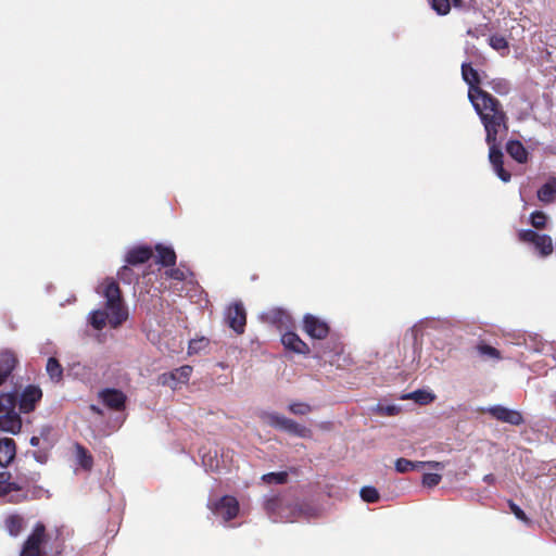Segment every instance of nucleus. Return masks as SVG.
<instances>
[{
    "label": "nucleus",
    "instance_id": "obj_5",
    "mask_svg": "<svg viewBox=\"0 0 556 556\" xmlns=\"http://www.w3.org/2000/svg\"><path fill=\"white\" fill-rule=\"evenodd\" d=\"M285 504V500L280 496H273L266 500L264 504V508L266 513L274 518L275 520L293 522L301 515V509L299 506H289V514H285L282 511Z\"/></svg>",
    "mask_w": 556,
    "mask_h": 556
},
{
    "label": "nucleus",
    "instance_id": "obj_15",
    "mask_svg": "<svg viewBox=\"0 0 556 556\" xmlns=\"http://www.w3.org/2000/svg\"><path fill=\"white\" fill-rule=\"evenodd\" d=\"M281 343L285 349L298 354L307 355L311 350L308 345L293 331H287L281 336Z\"/></svg>",
    "mask_w": 556,
    "mask_h": 556
},
{
    "label": "nucleus",
    "instance_id": "obj_50",
    "mask_svg": "<svg viewBox=\"0 0 556 556\" xmlns=\"http://www.w3.org/2000/svg\"><path fill=\"white\" fill-rule=\"evenodd\" d=\"M40 479V473L39 472H34L29 479H27L26 481L28 482H37L39 481Z\"/></svg>",
    "mask_w": 556,
    "mask_h": 556
},
{
    "label": "nucleus",
    "instance_id": "obj_16",
    "mask_svg": "<svg viewBox=\"0 0 556 556\" xmlns=\"http://www.w3.org/2000/svg\"><path fill=\"white\" fill-rule=\"evenodd\" d=\"M17 363L18 361L13 352L8 350L0 352V387L12 375Z\"/></svg>",
    "mask_w": 556,
    "mask_h": 556
},
{
    "label": "nucleus",
    "instance_id": "obj_20",
    "mask_svg": "<svg viewBox=\"0 0 556 556\" xmlns=\"http://www.w3.org/2000/svg\"><path fill=\"white\" fill-rule=\"evenodd\" d=\"M0 429L13 434H16L21 431L22 419L15 409L0 415Z\"/></svg>",
    "mask_w": 556,
    "mask_h": 556
},
{
    "label": "nucleus",
    "instance_id": "obj_19",
    "mask_svg": "<svg viewBox=\"0 0 556 556\" xmlns=\"http://www.w3.org/2000/svg\"><path fill=\"white\" fill-rule=\"evenodd\" d=\"M263 318L267 323L279 328V330L287 328L291 324V316L289 313L279 307L269 309L263 315Z\"/></svg>",
    "mask_w": 556,
    "mask_h": 556
},
{
    "label": "nucleus",
    "instance_id": "obj_6",
    "mask_svg": "<svg viewBox=\"0 0 556 556\" xmlns=\"http://www.w3.org/2000/svg\"><path fill=\"white\" fill-rule=\"evenodd\" d=\"M462 77L468 85V99L470 102L481 97V93H488V91L480 87V75L470 63L462 64Z\"/></svg>",
    "mask_w": 556,
    "mask_h": 556
},
{
    "label": "nucleus",
    "instance_id": "obj_4",
    "mask_svg": "<svg viewBox=\"0 0 556 556\" xmlns=\"http://www.w3.org/2000/svg\"><path fill=\"white\" fill-rule=\"evenodd\" d=\"M267 422L269 426L288 432L298 438L311 439L313 437V432L309 428L302 426L294 421L293 419L287 418L277 413H271L266 416Z\"/></svg>",
    "mask_w": 556,
    "mask_h": 556
},
{
    "label": "nucleus",
    "instance_id": "obj_53",
    "mask_svg": "<svg viewBox=\"0 0 556 556\" xmlns=\"http://www.w3.org/2000/svg\"><path fill=\"white\" fill-rule=\"evenodd\" d=\"M50 428L49 427H45L41 429V432H40V435L41 437H48V434L50 433Z\"/></svg>",
    "mask_w": 556,
    "mask_h": 556
},
{
    "label": "nucleus",
    "instance_id": "obj_3",
    "mask_svg": "<svg viewBox=\"0 0 556 556\" xmlns=\"http://www.w3.org/2000/svg\"><path fill=\"white\" fill-rule=\"evenodd\" d=\"M48 541L47 529L42 522H37L24 541L20 556H47L45 545Z\"/></svg>",
    "mask_w": 556,
    "mask_h": 556
},
{
    "label": "nucleus",
    "instance_id": "obj_52",
    "mask_svg": "<svg viewBox=\"0 0 556 556\" xmlns=\"http://www.w3.org/2000/svg\"><path fill=\"white\" fill-rule=\"evenodd\" d=\"M289 506H298V505H296V504H290V503H287V502L285 501L283 508H282V511H283L285 514H289V513H290V509L288 508Z\"/></svg>",
    "mask_w": 556,
    "mask_h": 556
},
{
    "label": "nucleus",
    "instance_id": "obj_25",
    "mask_svg": "<svg viewBox=\"0 0 556 556\" xmlns=\"http://www.w3.org/2000/svg\"><path fill=\"white\" fill-rule=\"evenodd\" d=\"M76 452V460L78 465L86 471H90L93 467V457L90 452L80 443L74 445Z\"/></svg>",
    "mask_w": 556,
    "mask_h": 556
},
{
    "label": "nucleus",
    "instance_id": "obj_39",
    "mask_svg": "<svg viewBox=\"0 0 556 556\" xmlns=\"http://www.w3.org/2000/svg\"><path fill=\"white\" fill-rule=\"evenodd\" d=\"M361 497L364 502H367V503H376L380 498L377 489L374 486L362 488Z\"/></svg>",
    "mask_w": 556,
    "mask_h": 556
},
{
    "label": "nucleus",
    "instance_id": "obj_48",
    "mask_svg": "<svg viewBox=\"0 0 556 556\" xmlns=\"http://www.w3.org/2000/svg\"><path fill=\"white\" fill-rule=\"evenodd\" d=\"M35 459L39 463H46L47 460V455L46 454H41L40 452H34L33 453Z\"/></svg>",
    "mask_w": 556,
    "mask_h": 556
},
{
    "label": "nucleus",
    "instance_id": "obj_18",
    "mask_svg": "<svg viewBox=\"0 0 556 556\" xmlns=\"http://www.w3.org/2000/svg\"><path fill=\"white\" fill-rule=\"evenodd\" d=\"M426 466L433 469H442L444 467L440 462H413L403 457L397 458L395 462V470L397 472H407L410 470L424 468Z\"/></svg>",
    "mask_w": 556,
    "mask_h": 556
},
{
    "label": "nucleus",
    "instance_id": "obj_34",
    "mask_svg": "<svg viewBox=\"0 0 556 556\" xmlns=\"http://www.w3.org/2000/svg\"><path fill=\"white\" fill-rule=\"evenodd\" d=\"M262 480L265 483L271 484H285L288 481V472L279 471V472H268L262 476Z\"/></svg>",
    "mask_w": 556,
    "mask_h": 556
},
{
    "label": "nucleus",
    "instance_id": "obj_40",
    "mask_svg": "<svg viewBox=\"0 0 556 556\" xmlns=\"http://www.w3.org/2000/svg\"><path fill=\"white\" fill-rule=\"evenodd\" d=\"M117 277L121 281L128 285L132 283L135 280H138L134 270L127 265L121 267V269L117 271Z\"/></svg>",
    "mask_w": 556,
    "mask_h": 556
},
{
    "label": "nucleus",
    "instance_id": "obj_17",
    "mask_svg": "<svg viewBox=\"0 0 556 556\" xmlns=\"http://www.w3.org/2000/svg\"><path fill=\"white\" fill-rule=\"evenodd\" d=\"M153 255V249L148 245H138L130 249L126 254L128 265H140L147 263Z\"/></svg>",
    "mask_w": 556,
    "mask_h": 556
},
{
    "label": "nucleus",
    "instance_id": "obj_11",
    "mask_svg": "<svg viewBox=\"0 0 556 556\" xmlns=\"http://www.w3.org/2000/svg\"><path fill=\"white\" fill-rule=\"evenodd\" d=\"M42 399V390L35 384L27 386L21 393L18 407L21 413L29 414L36 409Z\"/></svg>",
    "mask_w": 556,
    "mask_h": 556
},
{
    "label": "nucleus",
    "instance_id": "obj_54",
    "mask_svg": "<svg viewBox=\"0 0 556 556\" xmlns=\"http://www.w3.org/2000/svg\"><path fill=\"white\" fill-rule=\"evenodd\" d=\"M467 35H468V36H470V37H472V38H478V35H477V34H476V31H475V30H472V29H468Z\"/></svg>",
    "mask_w": 556,
    "mask_h": 556
},
{
    "label": "nucleus",
    "instance_id": "obj_22",
    "mask_svg": "<svg viewBox=\"0 0 556 556\" xmlns=\"http://www.w3.org/2000/svg\"><path fill=\"white\" fill-rule=\"evenodd\" d=\"M472 351L482 361H501L502 359V354H501L500 350L488 344L484 340H480L479 342H477V344L472 348Z\"/></svg>",
    "mask_w": 556,
    "mask_h": 556
},
{
    "label": "nucleus",
    "instance_id": "obj_9",
    "mask_svg": "<svg viewBox=\"0 0 556 556\" xmlns=\"http://www.w3.org/2000/svg\"><path fill=\"white\" fill-rule=\"evenodd\" d=\"M486 144L489 146V160L494 172L502 181L508 182L511 174L504 168V154L500 148L498 140Z\"/></svg>",
    "mask_w": 556,
    "mask_h": 556
},
{
    "label": "nucleus",
    "instance_id": "obj_26",
    "mask_svg": "<svg viewBox=\"0 0 556 556\" xmlns=\"http://www.w3.org/2000/svg\"><path fill=\"white\" fill-rule=\"evenodd\" d=\"M11 473L9 471H0V496L11 495L12 492H21L23 485L11 482Z\"/></svg>",
    "mask_w": 556,
    "mask_h": 556
},
{
    "label": "nucleus",
    "instance_id": "obj_8",
    "mask_svg": "<svg viewBox=\"0 0 556 556\" xmlns=\"http://www.w3.org/2000/svg\"><path fill=\"white\" fill-rule=\"evenodd\" d=\"M211 509L216 516L222 517L224 521H230L239 513V503L236 497L225 495L215 502Z\"/></svg>",
    "mask_w": 556,
    "mask_h": 556
},
{
    "label": "nucleus",
    "instance_id": "obj_21",
    "mask_svg": "<svg viewBox=\"0 0 556 556\" xmlns=\"http://www.w3.org/2000/svg\"><path fill=\"white\" fill-rule=\"evenodd\" d=\"M16 455V444L11 438L0 439V467H8Z\"/></svg>",
    "mask_w": 556,
    "mask_h": 556
},
{
    "label": "nucleus",
    "instance_id": "obj_45",
    "mask_svg": "<svg viewBox=\"0 0 556 556\" xmlns=\"http://www.w3.org/2000/svg\"><path fill=\"white\" fill-rule=\"evenodd\" d=\"M165 276L177 281H184L187 278L186 271L178 267L167 269Z\"/></svg>",
    "mask_w": 556,
    "mask_h": 556
},
{
    "label": "nucleus",
    "instance_id": "obj_23",
    "mask_svg": "<svg viewBox=\"0 0 556 556\" xmlns=\"http://www.w3.org/2000/svg\"><path fill=\"white\" fill-rule=\"evenodd\" d=\"M154 250L156 252V263L164 267L175 266L177 256L173 248L159 243Z\"/></svg>",
    "mask_w": 556,
    "mask_h": 556
},
{
    "label": "nucleus",
    "instance_id": "obj_33",
    "mask_svg": "<svg viewBox=\"0 0 556 556\" xmlns=\"http://www.w3.org/2000/svg\"><path fill=\"white\" fill-rule=\"evenodd\" d=\"M16 396L13 393L0 394V413L5 414L15 409Z\"/></svg>",
    "mask_w": 556,
    "mask_h": 556
},
{
    "label": "nucleus",
    "instance_id": "obj_13",
    "mask_svg": "<svg viewBox=\"0 0 556 556\" xmlns=\"http://www.w3.org/2000/svg\"><path fill=\"white\" fill-rule=\"evenodd\" d=\"M227 324L238 334L244 332L247 314L241 303H236L228 308Z\"/></svg>",
    "mask_w": 556,
    "mask_h": 556
},
{
    "label": "nucleus",
    "instance_id": "obj_1",
    "mask_svg": "<svg viewBox=\"0 0 556 556\" xmlns=\"http://www.w3.org/2000/svg\"><path fill=\"white\" fill-rule=\"evenodd\" d=\"M105 299V311L97 309L90 313L89 323L96 330H102L106 321L112 328L119 327L128 318V311L124 304L122 291L113 278H106L102 282L100 292Z\"/></svg>",
    "mask_w": 556,
    "mask_h": 556
},
{
    "label": "nucleus",
    "instance_id": "obj_24",
    "mask_svg": "<svg viewBox=\"0 0 556 556\" xmlns=\"http://www.w3.org/2000/svg\"><path fill=\"white\" fill-rule=\"evenodd\" d=\"M506 152L519 164L528 162L529 152L519 140H508L506 143Z\"/></svg>",
    "mask_w": 556,
    "mask_h": 556
},
{
    "label": "nucleus",
    "instance_id": "obj_32",
    "mask_svg": "<svg viewBox=\"0 0 556 556\" xmlns=\"http://www.w3.org/2000/svg\"><path fill=\"white\" fill-rule=\"evenodd\" d=\"M488 85L498 96H506L510 91V84L505 78H494Z\"/></svg>",
    "mask_w": 556,
    "mask_h": 556
},
{
    "label": "nucleus",
    "instance_id": "obj_10",
    "mask_svg": "<svg viewBox=\"0 0 556 556\" xmlns=\"http://www.w3.org/2000/svg\"><path fill=\"white\" fill-rule=\"evenodd\" d=\"M193 369L189 365H184L169 372H164L159 376V383L176 389L180 383H187L191 377Z\"/></svg>",
    "mask_w": 556,
    "mask_h": 556
},
{
    "label": "nucleus",
    "instance_id": "obj_30",
    "mask_svg": "<svg viewBox=\"0 0 556 556\" xmlns=\"http://www.w3.org/2000/svg\"><path fill=\"white\" fill-rule=\"evenodd\" d=\"M5 528L10 535L17 536L24 528V518L20 515H10L5 519Z\"/></svg>",
    "mask_w": 556,
    "mask_h": 556
},
{
    "label": "nucleus",
    "instance_id": "obj_2",
    "mask_svg": "<svg viewBox=\"0 0 556 556\" xmlns=\"http://www.w3.org/2000/svg\"><path fill=\"white\" fill-rule=\"evenodd\" d=\"M480 118L485 131V142L498 140V136L506 134L509 128V118L501 101L490 92L470 102Z\"/></svg>",
    "mask_w": 556,
    "mask_h": 556
},
{
    "label": "nucleus",
    "instance_id": "obj_7",
    "mask_svg": "<svg viewBox=\"0 0 556 556\" xmlns=\"http://www.w3.org/2000/svg\"><path fill=\"white\" fill-rule=\"evenodd\" d=\"M303 330L312 339L324 340L328 337L330 327L324 319L312 314L303 317Z\"/></svg>",
    "mask_w": 556,
    "mask_h": 556
},
{
    "label": "nucleus",
    "instance_id": "obj_28",
    "mask_svg": "<svg viewBox=\"0 0 556 556\" xmlns=\"http://www.w3.org/2000/svg\"><path fill=\"white\" fill-rule=\"evenodd\" d=\"M533 245L541 257H546L553 253V240L548 235L541 233Z\"/></svg>",
    "mask_w": 556,
    "mask_h": 556
},
{
    "label": "nucleus",
    "instance_id": "obj_51",
    "mask_svg": "<svg viewBox=\"0 0 556 556\" xmlns=\"http://www.w3.org/2000/svg\"><path fill=\"white\" fill-rule=\"evenodd\" d=\"M29 443L31 446H38L40 443V438L34 435L30 438Z\"/></svg>",
    "mask_w": 556,
    "mask_h": 556
},
{
    "label": "nucleus",
    "instance_id": "obj_31",
    "mask_svg": "<svg viewBox=\"0 0 556 556\" xmlns=\"http://www.w3.org/2000/svg\"><path fill=\"white\" fill-rule=\"evenodd\" d=\"M46 370L51 380L59 382L63 378V367L55 357H49L46 365Z\"/></svg>",
    "mask_w": 556,
    "mask_h": 556
},
{
    "label": "nucleus",
    "instance_id": "obj_55",
    "mask_svg": "<svg viewBox=\"0 0 556 556\" xmlns=\"http://www.w3.org/2000/svg\"><path fill=\"white\" fill-rule=\"evenodd\" d=\"M90 409H91L92 412H94V413H98V414H100V412H101V410H100L96 405H91V406H90Z\"/></svg>",
    "mask_w": 556,
    "mask_h": 556
},
{
    "label": "nucleus",
    "instance_id": "obj_14",
    "mask_svg": "<svg viewBox=\"0 0 556 556\" xmlns=\"http://www.w3.org/2000/svg\"><path fill=\"white\" fill-rule=\"evenodd\" d=\"M106 407L113 410H123L126 404V395L117 389H104L99 393Z\"/></svg>",
    "mask_w": 556,
    "mask_h": 556
},
{
    "label": "nucleus",
    "instance_id": "obj_42",
    "mask_svg": "<svg viewBox=\"0 0 556 556\" xmlns=\"http://www.w3.org/2000/svg\"><path fill=\"white\" fill-rule=\"evenodd\" d=\"M289 412L294 414V415H307L308 413L312 412V407L311 405H308L307 403H303V402H294V403H291L289 405Z\"/></svg>",
    "mask_w": 556,
    "mask_h": 556
},
{
    "label": "nucleus",
    "instance_id": "obj_41",
    "mask_svg": "<svg viewBox=\"0 0 556 556\" xmlns=\"http://www.w3.org/2000/svg\"><path fill=\"white\" fill-rule=\"evenodd\" d=\"M489 45L496 51L508 50V41L501 35H492Z\"/></svg>",
    "mask_w": 556,
    "mask_h": 556
},
{
    "label": "nucleus",
    "instance_id": "obj_44",
    "mask_svg": "<svg viewBox=\"0 0 556 556\" xmlns=\"http://www.w3.org/2000/svg\"><path fill=\"white\" fill-rule=\"evenodd\" d=\"M441 480L442 477L439 473L428 472L424 473L422 476V484L428 488H433L438 485L441 482Z\"/></svg>",
    "mask_w": 556,
    "mask_h": 556
},
{
    "label": "nucleus",
    "instance_id": "obj_49",
    "mask_svg": "<svg viewBox=\"0 0 556 556\" xmlns=\"http://www.w3.org/2000/svg\"><path fill=\"white\" fill-rule=\"evenodd\" d=\"M483 481L488 484H494L496 479L493 473H488L483 477Z\"/></svg>",
    "mask_w": 556,
    "mask_h": 556
},
{
    "label": "nucleus",
    "instance_id": "obj_29",
    "mask_svg": "<svg viewBox=\"0 0 556 556\" xmlns=\"http://www.w3.org/2000/svg\"><path fill=\"white\" fill-rule=\"evenodd\" d=\"M451 4L455 8H459L463 5V0H431V8L439 15H446L451 11Z\"/></svg>",
    "mask_w": 556,
    "mask_h": 556
},
{
    "label": "nucleus",
    "instance_id": "obj_37",
    "mask_svg": "<svg viewBox=\"0 0 556 556\" xmlns=\"http://www.w3.org/2000/svg\"><path fill=\"white\" fill-rule=\"evenodd\" d=\"M530 224L539 230L545 229L547 224V216L542 211H534L530 215Z\"/></svg>",
    "mask_w": 556,
    "mask_h": 556
},
{
    "label": "nucleus",
    "instance_id": "obj_46",
    "mask_svg": "<svg viewBox=\"0 0 556 556\" xmlns=\"http://www.w3.org/2000/svg\"><path fill=\"white\" fill-rule=\"evenodd\" d=\"M379 410L382 415L394 416L399 413V408L394 405L380 406Z\"/></svg>",
    "mask_w": 556,
    "mask_h": 556
},
{
    "label": "nucleus",
    "instance_id": "obj_12",
    "mask_svg": "<svg viewBox=\"0 0 556 556\" xmlns=\"http://www.w3.org/2000/svg\"><path fill=\"white\" fill-rule=\"evenodd\" d=\"M488 413L496 420L511 426H520L525 422L523 416L520 412L509 409L502 405H495L488 408Z\"/></svg>",
    "mask_w": 556,
    "mask_h": 556
},
{
    "label": "nucleus",
    "instance_id": "obj_43",
    "mask_svg": "<svg viewBox=\"0 0 556 556\" xmlns=\"http://www.w3.org/2000/svg\"><path fill=\"white\" fill-rule=\"evenodd\" d=\"M508 506L510 511L515 515V517L525 522L526 525H530L531 520L528 518V516L525 514V511L511 500L508 501Z\"/></svg>",
    "mask_w": 556,
    "mask_h": 556
},
{
    "label": "nucleus",
    "instance_id": "obj_47",
    "mask_svg": "<svg viewBox=\"0 0 556 556\" xmlns=\"http://www.w3.org/2000/svg\"><path fill=\"white\" fill-rule=\"evenodd\" d=\"M27 498V495L26 494H16V495H11L10 496V502H13V503H21L23 501H25Z\"/></svg>",
    "mask_w": 556,
    "mask_h": 556
},
{
    "label": "nucleus",
    "instance_id": "obj_36",
    "mask_svg": "<svg viewBox=\"0 0 556 556\" xmlns=\"http://www.w3.org/2000/svg\"><path fill=\"white\" fill-rule=\"evenodd\" d=\"M405 399H412L421 405H426L434 400V395L424 390H416L405 396Z\"/></svg>",
    "mask_w": 556,
    "mask_h": 556
},
{
    "label": "nucleus",
    "instance_id": "obj_38",
    "mask_svg": "<svg viewBox=\"0 0 556 556\" xmlns=\"http://www.w3.org/2000/svg\"><path fill=\"white\" fill-rule=\"evenodd\" d=\"M541 233L532 230V229H521L518 231L517 237L518 240L522 243L533 244Z\"/></svg>",
    "mask_w": 556,
    "mask_h": 556
},
{
    "label": "nucleus",
    "instance_id": "obj_56",
    "mask_svg": "<svg viewBox=\"0 0 556 556\" xmlns=\"http://www.w3.org/2000/svg\"><path fill=\"white\" fill-rule=\"evenodd\" d=\"M61 552H62V548L56 549V554H58V555H59V554H61Z\"/></svg>",
    "mask_w": 556,
    "mask_h": 556
},
{
    "label": "nucleus",
    "instance_id": "obj_27",
    "mask_svg": "<svg viewBox=\"0 0 556 556\" xmlns=\"http://www.w3.org/2000/svg\"><path fill=\"white\" fill-rule=\"evenodd\" d=\"M536 195L538 199L545 204L554 202L556 197V178H552L547 182H545L538 190Z\"/></svg>",
    "mask_w": 556,
    "mask_h": 556
},
{
    "label": "nucleus",
    "instance_id": "obj_35",
    "mask_svg": "<svg viewBox=\"0 0 556 556\" xmlns=\"http://www.w3.org/2000/svg\"><path fill=\"white\" fill-rule=\"evenodd\" d=\"M210 344V340L207 338L201 337L198 339H192L188 345V353L190 355L198 354L201 351L205 350Z\"/></svg>",
    "mask_w": 556,
    "mask_h": 556
}]
</instances>
